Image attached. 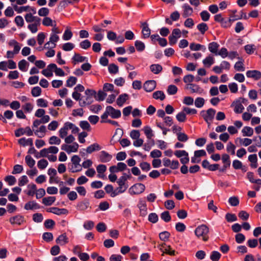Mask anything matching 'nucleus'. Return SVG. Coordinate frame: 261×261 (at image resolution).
I'll list each match as a JSON object with an SVG mask.
<instances>
[{
    "label": "nucleus",
    "instance_id": "e2e57ef3",
    "mask_svg": "<svg viewBox=\"0 0 261 261\" xmlns=\"http://www.w3.org/2000/svg\"><path fill=\"white\" fill-rule=\"evenodd\" d=\"M49 10L47 8L43 7L38 11V15L40 16L46 17L49 14Z\"/></svg>",
    "mask_w": 261,
    "mask_h": 261
},
{
    "label": "nucleus",
    "instance_id": "423d86ee",
    "mask_svg": "<svg viewBox=\"0 0 261 261\" xmlns=\"http://www.w3.org/2000/svg\"><path fill=\"white\" fill-rule=\"evenodd\" d=\"M59 40V37L55 34H51L49 41L44 45L45 48H54L56 46V43Z\"/></svg>",
    "mask_w": 261,
    "mask_h": 261
},
{
    "label": "nucleus",
    "instance_id": "9d476101",
    "mask_svg": "<svg viewBox=\"0 0 261 261\" xmlns=\"http://www.w3.org/2000/svg\"><path fill=\"white\" fill-rule=\"evenodd\" d=\"M156 82L154 80L146 81L143 85V88L146 92H151L156 87Z\"/></svg>",
    "mask_w": 261,
    "mask_h": 261
},
{
    "label": "nucleus",
    "instance_id": "4d7b16f0",
    "mask_svg": "<svg viewBox=\"0 0 261 261\" xmlns=\"http://www.w3.org/2000/svg\"><path fill=\"white\" fill-rule=\"evenodd\" d=\"M48 165V162L45 159H41L38 162L37 166L40 169H45Z\"/></svg>",
    "mask_w": 261,
    "mask_h": 261
},
{
    "label": "nucleus",
    "instance_id": "a19ab883",
    "mask_svg": "<svg viewBox=\"0 0 261 261\" xmlns=\"http://www.w3.org/2000/svg\"><path fill=\"white\" fill-rule=\"evenodd\" d=\"M161 219L166 222H169L171 219V216L168 211H165L161 214Z\"/></svg>",
    "mask_w": 261,
    "mask_h": 261
},
{
    "label": "nucleus",
    "instance_id": "c03bdc74",
    "mask_svg": "<svg viewBox=\"0 0 261 261\" xmlns=\"http://www.w3.org/2000/svg\"><path fill=\"white\" fill-rule=\"evenodd\" d=\"M204 48L205 49L204 46H203L200 44H196L194 43H191L190 45V48L192 50H199Z\"/></svg>",
    "mask_w": 261,
    "mask_h": 261
},
{
    "label": "nucleus",
    "instance_id": "2eb2a0df",
    "mask_svg": "<svg viewBox=\"0 0 261 261\" xmlns=\"http://www.w3.org/2000/svg\"><path fill=\"white\" fill-rule=\"evenodd\" d=\"M142 33L144 38H148L150 35V29L146 22L141 23Z\"/></svg>",
    "mask_w": 261,
    "mask_h": 261
},
{
    "label": "nucleus",
    "instance_id": "a18cd8bd",
    "mask_svg": "<svg viewBox=\"0 0 261 261\" xmlns=\"http://www.w3.org/2000/svg\"><path fill=\"white\" fill-rule=\"evenodd\" d=\"M170 236V233L167 231H164L162 232H161L159 234V238L160 239L164 242H166L168 240Z\"/></svg>",
    "mask_w": 261,
    "mask_h": 261
},
{
    "label": "nucleus",
    "instance_id": "7ed1b4c3",
    "mask_svg": "<svg viewBox=\"0 0 261 261\" xmlns=\"http://www.w3.org/2000/svg\"><path fill=\"white\" fill-rule=\"evenodd\" d=\"M215 114V110L212 108L208 109L206 111L203 110L200 112L201 116L207 123L208 126H210L211 122L214 118Z\"/></svg>",
    "mask_w": 261,
    "mask_h": 261
},
{
    "label": "nucleus",
    "instance_id": "603ef678",
    "mask_svg": "<svg viewBox=\"0 0 261 261\" xmlns=\"http://www.w3.org/2000/svg\"><path fill=\"white\" fill-rule=\"evenodd\" d=\"M221 256V255L219 252L214 251L211 253L210 258L213 261H218Z\"/></svg>",
    "mask_w": 261,
    "mask_h": 261
},
{
    "label": "nucleus",
    "instance_id": "0eeeda50",
    "mask_svg": "<svg viewBox=\"0 0 261 261\" xmlns=\"http://www.w3.org/2000/svg\"><path fill=\"white\" fill-rule=\"evenodd\" d=\"M24 134L28 136H31L33 135V130L29 126H27L24 128H19L15 131V135L16 137H19Z\"/></svg>",
    "mask_w": 261,
    "mask_h": 261
},
{
    "label": "nucleus",
    "instance_id": "9b49d317",
    "mask_svg": "<svg viewBox=\"0 0 261 261\" xmlns=\"http://www.w3.org/2000/svg\"><path fill=\"white\" fill-rule=\"evenodd\" d=\"M182 8L183 9L182 15L184 18H187L188 16H191L193 13V8L188 4H184L182 5Z\"/></svg>",
    "mask_w": 261,
    "mask_h": 261
},
{
    "label": "nucleus",
    "instance_id": "7c9ffc66",
    "mask_svg": "<svg viewBox=\"0 0 261 261\" xmlns=\"http://www.w3.org/2000/svg\"><path fill=\"white\" fill-rule=\"evenodd\" d=\"M46 127L44 125H41L39 129L36 130L34 133L38 137L42 138L44 137Z\"/></svg>",
    "mask_w": 261,
    "mask_h": 261
},
{
    "label": "nucleus",
    "instance_id": "20e7f679",
    "mask_svg": "<svg viewBox=\"0 0 261 261\" xmlns=\"http://www.w3.org/2000/svg\"><path fill=\"white\" fill-rule=\"evenodd\" d=\"M81 158L77 155H74L71 158L72 165L69 168V171L72 173L80 172L82 170V165L80 164Z\"/></svg>",
    "mask_w": 261,
    "mask_h": 261
},
{
    "label": "nucleus",
    "instance_id": "72a5a7b5",
    "mask_svg": "<svg viewBox=\"0 0 261 261\" xmlns=\"http://www.w3.org/2000/svg\"><path fill=\"white\" fill-rule=\"evenodd\" d=\"M86 59V57L82 56L79 54H75L72 58L74 64L79 62H83Z\"/></svg>",
    "mask_w": 261,
    "mask_h": 261
},
{
    "label": "nucleus",
    "instance_id": "ddd939ff",
    "mask_svg": "<svg viewBox=\"0 0 261 261\" xmlns=\"http://www.w3.org/2000/svg\"><path fill=\"white\" fill-rule=\"evenodd\" d=\"M138 207L140 210V215L142 216H145L147 215V205L144 200H140L138 204Z\"/></svg>",
    "mask_w": 261,
    "mask_h": 261
},
{
    "label": "nucleus",
    "instance_id": "6e6552de",
    "mask_svg": "<svg viewBox=\"0 0 261 261\" xmlns=\"http://www.w3.org/2000/svg\"><path fill=\"white\" fill-rule=\"evenodd\" d=\"M73 126V123L67 122L64 123V126L61 128L59 133V136L61 138H65L67 134H68V130L69 129V128H72V126Z\"/></svg>",
    "mask_w": 261,
    "mask_h": 261
},
{
    "label": "nucleus",
    "instance_id": "09e8293b",
    "mask_svg": "<svg viewBox=\"0 0 261 261\" xmlns=\"http://www.w3.org/2000/svg\"><path fill=\"white\" fill-rule=\"evenodd\" d=\"M177 136L178 140L180 142H186L189 139L188 136L184 133H177Z\"/></svg>",
    "mask_w": 261,
    "mask_h": 261
},
{
    "label": "nucleus",
    "instance_id": "5701e85b",
    "mask_svg": "<svg viewBox=\"0 0 261 261\" xmlns=\"http://www.w3.org/2000/svg\"><path fill=\"white\" fill-rule=\"evenodd\" d=\"M18 143L23 146L28 145L33 146V139L32 138L26 139L25 138H21L19 139Z\"/></svg>",
    "mask_w": 261,
    "mask_h": 261
},
{
    "label": "nucleus",
    "instance_id": "58836bf2",
    "mask_svg": "<svg viewBox=\"0 0 261 261\" xmlns=\"http://www.w3.org/2000/svg\"><path fill=\"white\" fill-rule=\"evenodd\" d=\"M25 161L27 165L30 168H32L35 164V161L31 157V156L28 155L25 158Z\"/></svg>",
    "mask_w": 261,
    "mask_h": 261
},
{
    "label": "nucleus",
    "instance_id": "3c124183",
    "mask_svg": "<svg viewBox=\"0 0 261 261\" xmlns=\"http://www.w3.org/2000/svg\"><path fill=\"white\" fill-rule=\"evenodd\" d=\"M61 140L58 137L53 136L49 139V143L51 145L56 144L59 145L61 143Z\"/></svg>",
    "mask_w": 261,
    "mask_h": 261
},
{
    "label": "nucleus",
    "instance_id": "473e14b6",
    "mask_svg": "<svg viewBox=\"0 0 261 261\" xmlns=\"http://www.w3.org/2000/svg\"><path fill=\"white\" fill-rule=\"evenodd\" d=\"M214 63V59L213 57L208 56L203 60V64L206 67H210Z\"/></svg>",
    "mask_w": 261,
    "mask_h": 261
},
{
    "label": "nucleus",
    "instance_id": "39448f33",
    "mask_svg": "<svg viewBox=\"0 0 261 261\" xmlns=\"http://www.w3.org/2000/svg\"><path fill=\"white\" fill-rule=\"evenodd\" d=\"M145 189V186L143 184L138 183L134 185L129 189L131 194H140L143 193Z\"/></svg>",
    "mask_w": 261,
    "mask_h": 261
},
{
    "label": "nucleus",
    "instance_id": "052dcab7",
    "mask_svg": "<svg viewBox=\"0 0 261 261\" xmlns=\"http://www.w3.org/2000/svg\"><path fill=\"white\" fill-rule=\"evenodd\" d=\"M42 238L45 241L49 242L53 240V235L51 232H44L43 234Z\"/></svg>",
    "mask_w": 261,
    "mask_h": 261
},
{
    "label": "nucleus",
    "instance_id": "79ce46f5",
    "mask_svg": "<svg viewBox=\"0 0 261 261\" xmlns=\"http://www.w3.org/2000/svg\"><path fill=\"white\" fill-rule=\"evenodd\" d=\"M77 81V79L74 76H70L66 81V86L71 87L74 85Z\"/></svg>",
    "mask_w": 261,
    "mask_h": 261
},
{
    "label": "nucleus",
    "instance_id": "680f3d73",
    "mask_svg": "<svg viewBox=\"0 0 261 261\" xmlns=\"http://www.w3.org/2000/svg\"><path fill=\"white\" fill-rule=\"evenodd\" d=\"M79 148V145L77 143L74 142L72 145H69L68 153H70L72 152H76Z\"/></svg>",
    "mask_w": 261,
    "mask_h": 261
},
{
    "label": "nucleus",
    "instance_id": "338daca9",
    "mask_svg": "<svg viewBox=\"0 0 261 261\" xmlns=\"http://www.w3.org/2000/svg\"><path fill=\"white\" fill-rule=\"evenodd\" d=\"M91 42L88 40H85L80 43V46L84 49H87L91 46Z\"/></svg>",
    "mask_w": 261,
    "mask_h": 261
},
{
    "label": "nucleus",
    "instance_id": "f704fd0d",
    "mask_svg": "<svg viewBox=\"0 0 261 261\" xmlns=\"http://www.w3.org/2000/svg\"><path fill=\"white\" fill-rule=\"evenodd\" d=\"M197 28L202 34H204L208 29L207 24L204 22L198 24Z\"/></svg>",
    "mask_w": 261,
    "mask_h": 261
},
{
    "label": "nucleus",
    "instance_id": "4468645a",
    "mask_svg": "<svg viewBox=\"0 0 261 261\" xmlns=\"http://www.w3.org/2000/svg\"><path fill=\"white\" fill-rule=\"evenodd\" d=\"M222 160L224 163L223 168L220 169V171L224 172L227 168L229 167L230 165V160L229 156L227 154H224L222 156Z\"/></svg>",
    "mask_w": 261,
    "mask_h": 261
},
{
    "label": "nucleus",
    "instance_id": "c9c22d12",
    "mask_svg": "<svg viewBox=\"0 0 261 261\" xmlns=\"http://www.w3.org/2000/svg\"><path fill=\"white\" fill-rule=\"evenodd\" d=\"M28 188L30 190L27 192V195L33 196L36 193L37 187L34 184H30L28 186Z\"/></svg>",
    "mask_w": 261,
    "mask_h": 261
},
{
    "label": "nucleus",
    "instance_id": "bf43d9fd",
    "mask_svg": "<svg viewBox=\"0 0 261 261\" xmlns=\"http://www.w3.org/2000/svg\"><path fill=\"white\" fill-rule=\"evenodd\" d=\"M204 99L202 97H197L195 100V106L197 108H201L204 104Z\"/></svg>",
    "mask_w": 261,
    "mask_h": 261
},
{
    "label": "nucleus",
    "instance_id": "a878e982",
    "mask_svg": "<svg viewBox=\"0 0 261 261\" xmlns=\"http://www.w3.org/2000/svg\"><path fill=\"white\" fill-rule=\"evenodd\" d=\"M101 149V147L97 143H94L89 146H88L86 149V151L88 153H91L93 151H98Z\"/></svg>",
    "mask_w": 261,
    "mask_h": 261
},
{
    "label": "nucleus",
    "instance_id": "aec40b11",
    "mask_svg": "<svg viewBox=\"0 0 261 261\" xmlns=\"http://www.w3.org/2000/svg\"><path fill=\"white\" fill-rule=\"evenodd\" d=\"M128 174H126V173H124L123 174V176L120 177V178L117 181V183L119 186H124L125 185V181L132 178V175L129 172V170L128 169Z\"/></svg>",
    "mask_w": 261,
    "mask_h": 261
},
{
    "label": "nucleus",
    "instance_id": "393cba45",
    "mask_svg": "<svg viewBox=\"0 0 261 261\" xmlns=\"http://www.w3.org/2000/svg\"><path fill=\"white\" fill-rule=\"evenodd\" d=\"M89 206V202L88 201H83L79 202L76 208L79 211H84L88 208Z\"/></svg>",
    "mask_w": 261,
    "mask_h": 261
},
{
    "label": "nucleus",
    "instance_id": "5fc2aeb1",
    "mask_svg": "<svg viewBox=\"0 0 261 261\" xmlns=\"http://www.w3.org/2000/svg\"><path fill=\"white\" fill-rule=\"evenodd\" d=\"M177 92V88L176 86L170 85L168 87L167 92L169 95H174Z\"/></svg>",
    "mask_w": 261,
    "mask_h": 261
},
{
    "label": "nucleus",
    "instance_id": "13d9d810",
    "mask_svg": "<svg viewBox=\"0 0 261 261\" xmlns=\"http://www.w3.org/2000/svg\"><path fill=\"white\" fill-rule=\"evenodd\" d=\"M41 89L40 87L37 86L34 87L31 91L32 95L34 97H37L39 96L41 93Z\"/></svg>",
    "mask_w": 261,
    "mask_h": 261
},
{
    "label": "nucleus",
    "instance_id": "412c9836",
    "mask_svg": "<svg viewBox=\"0 0 261 261\" xmlns=\"http://www.w3.org/2000/svg\"><path fill=\"white\" fill-rule=\"evenodd\" d=\"M186 89H190L192 93H199L202 92V90L201 88L197 85L193 84H188L186 85Z\"/></svg>",
    "mask_w": 261,
    "mask_h": 261
},
{
    "label": "nucleus",
    "instance_id": "dca6fc26",
    "mask_svg": "<svg viewBox=\"0 0 261 261\" xmlns=\"http://www.w3.org/2000/svg\"><path fill=\"white\" fill-rule=\"evenodd\" d=\"M112 158V155L108 153L105 151L100 152L99 155L100 161L102 163H107L111 161Z\"/></svg>",
    "mask_w": 261,
    "mask_h": 261
},
{
    "label": "nucleus",
    "instance_id": "bb28decb",
    "mask_svg": "<svg viewBox=\"0 0 261 261\" xmlns=\"http://www.w3.org/2000/svg\"><path fill=\"white\" fill-rule=\"evenodd\" d=\"M56 199V198L54 196L44 197L42 199V203L46 206L51 205L55 202Z\"/></svg>",
    "mask_w": 261,
    "mask_h": 261
},
{
    "label": "nucleus",
    "instance_id": "49530a36",
    "mask_svg": "<svg viewBox=\"0 0 261 261\" xmlns=\"http://www.w3.org/2000/svg\"><path fill=\"white\" fill-rule=\"evenodd\" d=\"M143 130L148 139H150L153 136L152 130L149 126H146L144 127Z\"/></svg>",
    "mask_w": 261,
    "mask_h": 261
},
{
    "label": "nucleus",
    "instance_id": "c756f323",
    "mask_svg": "<svg viewBox=\"0 0 261 261\" xmlns=\"http://www.w3.org/2000/svg\"><path fill=\"white\" fill-rule=\"evenodd\" d=\"M150 69L154 74H159L163 69L160 64H152L150 66Z\"/></svg>",
    "mask_w": 261,
    "mask_h": 261
},
{
    "label": "nucleus",
    "instance_id": "de8ad7c7",
    "mask_svg": "<svg viewBox=\"0 0 261 261\" xmlns=\"http://www.w3.org/2000/svg\"><path fill=\"white\" fill-rule=\"evenodd\" d=\"M109 71L111 74H116L118 72V67L115 64H111L108 67Z\"/></svg>",
    "mask_w": 261,
    "mask_h": 261
},
{
    "label": "nucleus",
    "instance_id": "774afa93",
    "mask_svg": "<svg viewBox=\"0 0 261 261\" xmlns=\"http://www.w3.org/2000/svg\"><path fill=\"white\" fill-rule=\"evenodd\" d=\"M22 108L25 113H30L33 109V106L32 103L28 102L23 105Z\"/></svg>",
    "mask_w": 261,
    "mask_h": 261
},
{
    "label": "nucleus",
    "instance_id": "ea45409f",
    "mask_svg": "<svg viewBox=\"0 0 261 261\" xmlns=\"http://www.w3.org/2000/svg\"><path fill=\"white\" fill-rule=\"evenodd\" d=\"M44 225L46 228L51 229L55 225V222L52 219H47L45 221Z\"/></svg>",
    "mask_w": 261,
    "mask_h": 261
},
{
    "label": "nucleus",
    "instance_id": "a211bd4d",
    "mask_svg": "<svg viewBox=\"0 0 261 261\" xmlns=\"http://www.w3.org/2000/svg\"><path fill=\"white\" fill-rule=\"evenodd\" d=\"M24 18L28 23L37 22L39 23V22H40L41 20L39 17L33 16L31 13L26 14L24 16Z\"/></svg>",
    "mask_w": 261,
    "mask_h": 261
},
{
    "label": "nucleus",
    "instance_id": "69168bd1",
    "mask_svg": "<svg viewBox=\"0 0 261 261\" xmlns=\"http://www.w3.org/2000/svg\"><path fill=\"white\" fill-rule=\"evenodd\" d=\"M28 64V63L24 59L20 61L18 63V68L22 71H25L26 66Z\"/></svg>",
    "mask_w": 261,
    "mask_h": 261
},
{
    "label": "nucleus",
    "instance_id": "f8f14e48",
    "mask_svg": "<svg viewBox=\"0 0 261 261\" xmlns=\"http://www.w3.org/2000/svg\"><path fill=\"white\" fill-rule=\"evenodd\" d=\"M246 76L255 80H258L261 78V72L256 70H248L246 72Z\"/></svg>",
    "mask_w": 261,
    "mask_h": 261
},
{
    "label": "nucleus",
    "instance_id": "c85d7f7f",
    "mask_svg": "<svg viewBox=\"0 0 261 261\" xmlns=\"http://www.w3.org/2000/svg\"><path fill=\"white\" fill-rule=\"evenodd\" d=\"M152 97L155 99L162 101L165 98V95L162 91H156L153 93Z\"/></svg>",
    "mask_w": 261,
    "mask_h": 261
},
{
    "label": "nucleus",
    "instance_id": "6ab92c4d",
    "mask_svg": "<svg viewBox=\"0 0 261 261\" xmlns=\"http://www.w3.org/2000/svg\"><path fill=\"white\" fill-rule=\"evenodd\" d=\"M68 242V238L65 233L60 235L56 240V243L61 246L67 244Z\"/></svg>",
    "mask_w": 261,
    "mask_h": 261
},
{
    "label": "nucleus",
    "instance_id": "f257e3e1",
    "mask_svg": "<svg viewBox=\"0 0 261 261\" xmlns=\"http://www.w3.org/2000/svg\"><path fill=\"white\" fill-rule=\"evenodd\" d=\"M208 233L209 228L204 224L198 226L195 230V235L205 242L209 239Z\"/></svg>",
    "mask_w": 261,
    "mask_h": 261
},
{
    "label": "nucleus",
    "instance_id": "cd10ccee",
    "mask_svg": "<svg viewBox=\"0 0 261 261\" xmlns=\"http://www.w3.org/2000/svg\"><path fill=\"white\" fill-rule=\"evenodd\" d=\"M219 46V45L217 42H213L208 44V49L211 53L217 55Z\"/></svg>",
    "mask_w": 261,
    "mask_h": 261
},
{
    "label": "nucleus",
    "instance_id": "4be33fe9",
    "mask_svg": "<svg viewBox=\"0 0 261 261\" xmlns=\"http://www.w3.org/2000/svg\"><path fill=\"white\" fill-rule=\"evenodd\" d=\"M128 95L126 93L120 95L116 101L117 105L119 107L122 106L124 102L128 99Z\"/></svg>",
    "mask_w": 261,
    "mask_h": 261
},
{
    "label": "nucleus",
    "instance_id": "e433bc0d",
    "mask_svg": "<svg viewBox=\"0 0 261 261\" xmlns=\"http://www.w3.org/2000/svg\"><path fill=\"white\" fill-rule=\"evenodd\" d=\"M176 118L177 120L180 122H184L187 119L186 114L184 111L178 113L176 115Z\"/></svg>",
    "mask_w": 261,
    "mask_h": 261
},
{
    "label": "nucleus",
    "instance_id": "f3484780",
    "mask_svg": "<svg viewBox=\"0 0 261 261\" xmlns=\"http://www.w3.org/2000/svg\"><path fill=\"white\" fill-rule=\"evenodd\" d=\"M40 205L34 201H30L26 203L24 208L26 210H33L40 208Z\"/></svg>",
    "mask_w": 261,
    "mask_h": 261
},
{
    "label": "nucleus",
    "instance_id": "37998d69",
    "mask_svg": "<svg viewBox=\"0 0 261 261\" xmlns=\"http://www.w3.org/2000/svg\"><path fill=\"white\" fill-rule=\"evenodd\" d=\"M136 49L139 51H142L145 49V44L141 41L137 40L135 43Z\"/></svg>",
    "mask_w": 261,
    "mask_h": 261
},
{
    "label": "nucleus",
    "instance_id": "f03ea898",
    "mask_svg": "<svg viewBox=\"0 0 261 261\" xmlns=\"http://www.w3.org/2000/svg\"><path fill=\"white\" fill-rule=\"evenodd\" d=\"M110 115L112 118L117 119L121 116V111L113 107L109 106L106 107L105 112L101 116V119H107Z\"/></svg>",
    "mask_w": 261,
    "mask_h": 261
},
{
    "label": "nucleus",
    "instance_id": "b1692460",
    "mask_svg": "<svg viewBox=\"0 0 261 261\" xmlns=\"http://www.w3.org/2000/svg\"><path fill=\"white\" fill-rule=\"evenodd\" d=\"M160 250L163 252L162 255L163 256L164 254H167L171 256L175 255V251L172 249L170 245L166 246V248H160Z\"/></svg>",
    "mask_w": 261,
    "mask_h": 261
},
{
    "label": "nucleus",
    "instance_id": "864d4df0",
    "mask_svg": "<svg viewBox=\"0 0 261 261\" xmlns=\"http://www.w3.org/2000/svg\"><path fill=\"white\" fill-rule=\"evenodd\" d=\"M239 217L243 221L247 220L249 217V214L245 211H241L238 214Z\"/></svg>",
    "mask_w": 261,
    "mask_h": 261
},
{
    "label": "nucleus",
    "instance_id": "8fccbe9b",
    "mask_svg": "<svg viewBox=\"0 0 261 261\" xmlns=\"http://www.w3.org/2000/svg\"><path fill=\"white\" fill-rule=\"evenodd\" d=\"M40 22H39V23H38L37 22H36L30 24L28 25V28L32 33H35L38 31L37 27L40 25Z\"/></svg>",
    "mask_w": 261,
    "mask_h": 261
},
{
    "label": "nucleus",
    "instance_id": "6e6d98bb",
    "mask_svg": "<svg viewBox=\"0 0 261 261\" xmlns=\"http://www.w3.org/2000/svg\"><path fill=\"white\" fill-rule=\"evenodd\" d=\"M229 204L233 206H236L239 204V198L236 196H233L229 198L228 200Z\"/></svg>",
    "mask_w": 261,
    "mask_h": 261
},
{
    "label": "nucleus",
    "instance_id": "0e129e2a",
    "mask_svg": "<svg viewBox=\"0 0 261 261\" xmlns=\"http://www.w3.org/2000/svg\"><path fill=\"white\" fill-rule=\"evenodd\" d=\"M43 216L40 213H35L33 215V220L35 222H41L43 221Z\"/></svg>",
    "mask_w": 261,
    "mask_h": 261
},
{
    "label": "nucleus",
    "instance_id": "2f4dec72",
    "mask_svg": "<svg viewBox=\"0 0 261 261\" xmlns=\"http://www.w3.org/2000/svg\"><path fill=\"white\" fill-rule=\"evenodd\" d=\"M244 136H251L253 134V129L249 126H245L242 130Z\"/></svg>",
    "mask_w": 261,
    "mask_h": 261
},
{
    "label": "nucleus",
    "instance_id": "1a4fd4ad",
    "mask_svg": "<svg viewBox=\"0 0 261 261\" xmlns=\"http://www.w3.org/2000/svg\"><path fill=\"white\" fill-rule=\"evenodd\" d=\"M9 222L12 225L17 224L20 225L25 222V219L23 216L20 215H17L10 217Z\"/></svg>",
    "mask_w": 261,
    "mask_h": 261
},
{
    "label": "nucleus",
    "instance_id": "4c0bfd02",
    "mask_svg": "<svg viewBox=\"0 0 261 261\" xmlns=\"http://www.w3.org/2000/svg\"><path fill=\"white\" fill-rule=\"evenodd\" d=\"M4 179L10 186L14 185L16 182L15 177L12 175H8L5 177Z\"/></svg>",
    "mask_w": 261,
    "mask_h": 261
}]
</instances>
